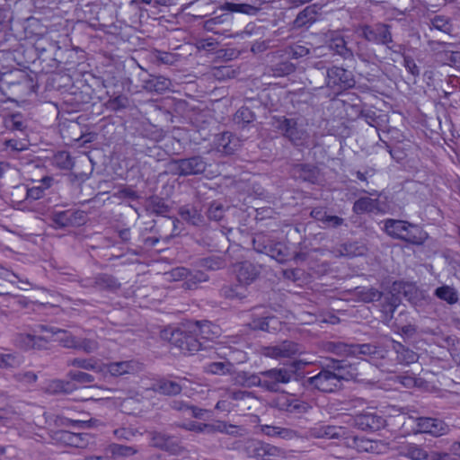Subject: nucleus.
<instances>
[{"instance_id": "39448f33", "label": "nucleus", "mask_w": 460, "mask_h": 460, "mask_svg": "<svg viewBox=\"0 0 460 460\" xmlns=\"http://www.w3.org/2000/svg\"><path fill=\"white\" fill-rule=\"evenodd\" d=\"M385 230L390 236L415 244L422 243L427 238V234L420 227L403 220L386 219Z\"/></svg>"}, {"instance_id": "2eb2a0df", "label": "nucleus", "mask_w": 460, "mask_h": 460, "mask_svg": "<svg viewBox=\"0 0 460 460\" xmlns=\"http://www.w3.org/2000/svg\"><path fill=\"white\" fill-rule=\"evenodd\" d=\"M261 239V236H257L253 239V246L257 252L270 256L279 263H285L288 260V249L284 243H270L269 244H262Z\"/></svg>"}, {"instance_id": "bb28decb", "label": "nucleus", "mask_w": 460, "mask_h": 460, "mask_svg": "<svg viewBox=\"0 0 460 460\" xmlns=\"http://www.w3.org/2000/svg\"><path fill=\"white\" fill-rule=\"evenodd\" d=\"M172 85V81L162 75H151L149 79L144 81V89L150 93H164Z\"/></svg>"}, {"instance_id": "58836bf2", "label": "nucleus", "mask_w": 460, "mask_h": 460, "mask_svg": "<svg viewBox=\"0 0 460 460\" xmlns=\"http://www.w3.org/2000/svg\"><path fill=\"white\" fill-rule=\"evenodd\" d=\"M148 209L155 215L164 216L170 211V207L165 203L164 199L158 196H153L148 199Z\"/></svg>"}, {"instance_id": "1a4fd4ad", "label": "nucleus", "mask_w": 460, "mask_h": 460, "mask_svg": "<svg viewBox=\"0 0 460 460\" xmlns=\"http://www.w3.org/2000/svg\"><path fill=\"white\" fill-rule=\"evenodd\" d=\"M263 376V389L268 392H278L281 385L288 384L295 376L292 369L280 367L261 371Z\"/></svg>"}, {"instance_id": "4c0bfd02", "label": "nucleus", "mask_w": 460, "mask_h": 460, "mask_svg": "<svg viewBox=\"0 0 460 460\" xmlns=\"http://www.w3.org/2000/svg\"><path fill=\"white\" fill-rule=\"evenodd\" d=\"M334 252L336 257H354L363 254L364 247L357 243H349L341 244Z\"/></svg>"}, {"instance_id": "5701e85b", "label": "nucleus", "mask_w": 460, "mask_h": 460, "mask_svg": "<svg viewBox=\"0 0 460 460\" xmlns=\"http://www.w3.org/2000/svg\"><path fill=\"white\" fill-rule=\"evenodd\" d=\"M191 327L197 338L199 336L203 340H213L220 335V328L208 321L196 322L191 323Z\"/></svg>"}, {"instance_id": "603ef678", "label": "nucleus", "mask_w": 460, "mask_h": 460, "mask_svg": "<svg viewBox=\"0 0 460 460\" xmlns=\"http://www.w3.org/2000/svg\"><path fill=\"white\" fill-rule=\"evenodd\" d=\"M11 74H13L15 81L9 82L8 84L10 85L23 84L27 88H31L32 86V78L25 72L17 69L14 72H11Z\"/></svg>"}, {"instance_id": "7ed1b4c3", "label": "nucleus", "mask_w": 460, "mask_h": 460, "mask_svg": "<svg viewBox=\"0 0 460 460\" xmlns=\"http://www.w3.org/2000/svg\"><path fill=\"white\" fill-rule=\"evenodd\" d=\"M323 349L327 352L333 353L341 357H369L370 358H383L385 350L374 344L364 343H346L342 341H327L323 344Z\"/></svg>"}, {"instance_id": "69168bd1", "label": "nucleus", "mask_w": 460, "mask_h": 460, "mask_svg": "<svg viewBox=\"0 0 460 460\" xmlns=\"http://www.w3.org/2000/svg\"><path fill=\"white\" fill-rule=\"evenodd\" d=\"M403 65L407 71L413 76L420 75V68L411 57L403 55Z\"/></svg>"}, {"instance_id": "09e8293b", "label": "nucleus", "mask_w": 460, "mask_h": 460, "mask_svg": "<svg viewBox=\"0 0 460 460\" xmlns=\"http://www.w3.org/2000/svg\"><path fill=\"white\" fill-rule=\"evenodd\" d=\"M129 106V99L123 94L118 95L114 98H111L107 102V107L113 111H118L124 110Z\"/></svg>"}, {"instance_id": "ea45409f", "label": "nucleus", "mask_w": 460, "mask_h": 460, "mask_svg": "<svg viewBox=\"0 0 460 460\" xmlns=\"http://www.w3.org/2000/svg\"><path fill=\"white\" fill-rule=\"evenodd\" d=\"M208 279V276L201 270H189V276L182 287L187 289H194L199 283L206 282Z\"/></svg>"}, {"instance_id": "052dcab7", "label": "nucleus", "mask_w": 460, "mask_h": 460, "mask_svg": "<svg viewBox=\"0 0 460 460\" xmlns=\"http://www.w3.org/2000/svg\"><path fill=\"white\" fill-rule=\"evenodd\" d=\"M181 428L186 429V430H190V431H195V432H198V433H209V430H211V428L208 426V424L207 423H198V422H190L188 424H182V425H180Z\"/></svg>"}, {"instance_id": "cd10ccee", "label": "nucleus", "mask_w": 460, "mask_h": 460, "mask_svg": "<svg viewBox=\"0 0 460 460\" xmlns=\"http://www.w3.org/2000/svg\"><path fill=\"white\" fill-rule=\"evenodd\" d=\"M227 399L236 402L233 406L243 407L246 409L252 408V402H254L256 398L252 392L242 390H227L226 392Z\"/></svg>"}, {"instance_id": "5fc2aeb1", "label": "nucleus", "mask_w": 460, "mask_h": 460, "mask_svg": "<svg viewBox=\"0 0 460 460\" xmlns=\"http://www.w3.org/2000/svg\"><path fill=\"white\" fill-rule=\"evenodd\" d=\"M224 265V261L219 257H208L200 261V266L209 270L222 269Z\"/></svg>"}, {"instance_id": "ddd939ff", "label": "nucleus", "mask_w": 460, "mask_h": 460, "mask_svg": "<svg viewBox=\"0 0 460 460\" xmlns=\"http://www.w3.org/2000/svg\"><path fill=\"white\" fill-rule=\"evenodd\" d=\"M84 288H94L99 291L115 292L120 288V283L112 275L98 273L93 278H87L81 281Z\"/></svg>"}, {"instance_id": "f257e3e1", "label": "nucleus", "mask_w": 460, "mask_h": 460, "mask_svg": "<svg viewBox=\"0 0 460 460\" xmlns=\"http://www.w3.org/2000/svg\"><path fill=\"white\" fill-rule=\"evenodd\" d=\"M349 368L343 360L332 359L317 375L306 378L305 385L323 393H334L341 387L343 380L351 376Z\"/></svg>"}, {"instance_id": "b1692460", "label": "nucleus", "mask_w": 460, "mask_h": 460, "mask_svg": "<svg viewBox=\"0 0 460 460\" xmlns=\"http://www.w3.org/2000/svg\"><path fill=\"white\" fill-rule=\"evenodd\" d=\"M178 214L182 220L191 226H201L204 222V217L199 209L194 205L186 204L178 208Z\"/></svg>"}, {"instance_id": "864d4df0", "label": "nucleus", "mask_w": 460, "mask_h": 460, "mask_svg": "<svg viewBox=\"0 0 460 460\" xmlns=\"http://www.w3.org/2000/svg\"><path fill=\"white\" fill-rule=\"evenodd\" d=\"M50 220H51L52 226H54L55 228L69 227V223H68L66 210L59 211V212H53L50 216Z\"/></svg>"}, {"instance_id": "f8f14e48", "label": "nucleus", "mask_w": 460, "mask_h": 460, "mask_svg": "<svg viewBox=\"0 0 460 460\" xmlns=\"http://www.w3.org/2000/svg\"><path fill=\"white\" fill-rule=\"evenodd\" d=\"M416 433H427L433 437H440L449 432V426L442 420L430 417L415 419Z\"/></svg>"}, {"instance_id": "c03bdc74", "label": "nucleus", "mask_w": 460, "mask_h": 460, "mask_svg": "<svg viewBox=\"0 0 460 460\" xmlns=\"http://www.w3.org/2000/svg\"><path fill=\"white\" fill-rule=\"evenodd\" d=\"M5 126L11 130L22 131L26 128L23 116L20 112L13 113L5 119Z\"/></svg>"}, {"instance_id": "0eeeda50", "label": "nucleus", "mask_w": 460, "mask_h": 460, "mask_svg": "<svg viewBox=\"0 0 460 460\" xmlns=\"http://www.w3.org/2000/svg\"><path fill=\"white\" fill-rule=\"evenodd\" d=\"M168 167L174 175L194 176L205 172L208 162L201 155H193L188 158L172 159L169 162Z\"/></svg>"}, {"instance_id": "338daca9", "label": "nucleus", "mask_w": 460, "mask_h": 460, "mask_svg": "<svg viewBox=\"0 0 460 460\" xmlns=\"http://www.w3.org/2000/svg\"><path fill=\"white\" fill-rule=\"evenodd\" d=\"M170 275L174 281H186L189 276V270L184 267H178L171 270Z\"/></svg>"}, {"instance_id": "f03ea898", "label": "nucleus", "mask_w": 460, "mask_h": 460, "mask_svg": "<svg viewBox=\"0 0 460 460\" xmlns=\"http://www.w3.org/2000/svg\"><path fill=\"white\" fill-rule=\"evenodd\" d=\"M270 125L295 146H305L310 140L307 124L301 117L273 116Z\"/></svg>"}, {"instance_id": "c85d7f7f", "label": "nucleus", "mask_w": 460, "mask_h": 460, "mask_svg": "<svg viewBox=\"0 0 460 460\" xmlns=\"http://www.w3.org/2000/svg\"><path fill=\"white\" fill-rule=\"evenodd\" d=\"M46 341L40 336L26 333H19L15 336L14 344L24 350L31 349H41Z\"/></svg>"}, {"instance_id": "37998d69", "label": "nucleus", "mask_w": 460, "mask_h": 460, "mask_svg": "<svg viewBox=\"0 0 460 460\" xmlns=\"http://www.w3.org/2000/svg\"><path fill=\"white\" fill-rule=\"evenodd\" d=\"M255 119L254 113L247 107H241L234 114V120L236 124L244 127Z\"/></svg>"}, {"instance_id": "6e6552de", "label": "nucleus", "mask_w": 460, "mask_h": 460, "mask_svg": "<svg viewBox=\"0 0 460 460\" xmlns=\"http://www.w3.org/2000/svg\"><path fill=\"white\" fill-rule=\"evenodd\" d=\"M357 31L359 36L367 42L376 45H385L387 49H393L390 44L394 42L391 25L384 22L374 24H362L358 26Z\"/></svg>"}, {"instance_id": "aec40b11", "label": "nucleus", "mask_w": 460, "mask_h": 460, "mask_svg": "<svg viewBox=\"0 0 460 460\" xmlns=\"http://www.w3.org/2000/svg\"><path fill=\"white\" fill-rule=\"evenodd\" d=\"M234 272L242 285H249L260 275L259 268L250 261H243L235 265Z\"/></svg>"}, {"instance_id": "e2e57ef3", "label": "nucleus", "mask_w": 460, "mask_h": 460, "mask_svg": "<svg viewBox=\"0 0 460 460\" xmlns=\"http://www.w3.org/2000/svg\"><path fill=\"white\" fill-rule=\"evenodd\" d=\"M114 436L120 440H129L136 436L137 430L128 428H119L113 430Z\"/></svg>"}, {"instance_id": "e433bc0d", "label": "nucleus", "mask_w": 460, "mask_h": 460, "mask_svg": "<svg viewBox=\"0 0 460 460\" xmlns=\"http://www.w3.org/2000/svg\"><path fill=\"white\" fill-rule=\"evenodd\" d=\"M51 164L60 170H71L74 167V161L68 152L60 151L53 155Z\"/></svg>"}, {"instance_id": "6ab92c4d", "label": "nucleus", "mask_w": 460, "mask_h": 460, "mask_svg": "<svg viewBox=\"0 0 460 460\" xmlns=\"http://www.w3.org/2000/svg\"><path fill=\"white\" fill-rule=\"evenodd\" d=\"M310 435L316 438L338 439L346 438L347 430L343 427L318 425L310 429Z\"/></svg>"}, {"instance_id": "7c9ffc66", "label": "nucleus", "mask_w": 460, "mask_h": 460, "mask_svg": "<svg viewBox=\"0 0 460 460\" xmlns=\"http://www.w3.org/2000/svg\"><path fill=\"white\" fill-rule=\"evenodd\" d=\"M392 349L396 353V360L403 365H410L418 360L419 356L413 350L406 348L402 343L392 341Z\"/></svg>"}, {"instance_id": "774afa93", "label": "nucleus", "mask_w": 460, "mask_h": 460, "mask_svg": "<svg viewBox=\"0 0 460 460\" xmlns=\"http://www.w3.org/2000/svg\"><path fill=\"white\" fill-rule=\"evenodd\" d=\"M431 26L441 31H446L448 29L447 20L441 15H437L430 21Z\"/></svg>"}, {"instance_id": "dca6fc26", "label": "nucleus", "mask_w": 460, "mask_h": 460, "mask_svg": "<svg viewBox=\"0 0 460 460\" xmlns=\"http://www.w3.org/2000/svg\"><path fill=\"white\" fill-rule=\"evenodd\" d=\"M352 425L364 431H376L385 426V419L376 412L365 411L351 419Z\"/></svg>"}, {"instance_id": "72a5a7b5", "label": "nucleus", "mask_w": 460, "mask_h": 460, "mask_svg": "<svg viewBox=\"0 0 460 460\" xmlns=\"http://www.w3.org/2000/svg\"><path fill=\"white\" fill-rule=\"evenodd\" d=\"M401 455L411 460H427L429 455L420 445L409 444L402 447Z\"/></svg>"}, {"instance_id": "3c124183", "label": "nucleus", "mask_w": 460, "mask_h": 460, "mask_svg": "<svg viewBox=\"0 0 460 460\" xmlns=\"http://www.w3.org/2000/svg\"><path fill=\"white\" fill-rule=\"evenodd\" d=\"M111 452L112 455L119 456H130L136 455L138 450L134 447L112 444L111 445Z\"/></svg>"}, {"instance_id": "a211bd4d", "label": "nucleus", "mask_w": 460, "mask_h": 460, "mask_svg": "<svg viewBox=\"0 0 460 460\" xmlns=\"http://www.w3.org/2000/svg\"><path fill=\"white\" fill-rule=\"evenodd\" d=\"M326 37L328 48L332 51L341 56L345 60H352L354 58L352 49L347 46V41L340 31H329Z\"/></svg>"}, {"instance_id": "a878e982", "label": "nucleus", "mask_w": 460, "mask_h": 460, "mask_svg": "<svg viewBox=\"0 0 460 460\" xmlns=\"http://www.w3.org/2000/svg\"><path fill=\"white\" fill-rule=\"evenodd\" d=\"M40 328L41 331L50 332L54 335H59L57 341L64 348L75 349L78 338L71 332L63 329L48 327L45 325H40Z\"/></svg>"}, {"instance_id": "0e129e2a", "label": "nucleus", "mask_w": 460, "mask_h": 460, "mask_svg": "<svg viewBox=\"0 0 460 460\" xmlns=\"http://www.w3.org/2000/svg\"><path fill=\"white\" fill-rule=\"evenodd\" d=\"M344 224V219L338 216L326 215L325 219L323 223V228H337Z\"/></svg>"}, {"instance_id": "9d476101", "label": "nucleus", "mask_w": 460, "mask_h": 460, "mask_svg": "<svg viewBox=\"0 0 460 460\" xmlns=\"http://www.w3.org/2000/svg\"><path fill=\"white\" fill-rule=\"evenodd\" d=\"M326 84L332 89H349L355 85L354 75L342 67L333 66L327 70Z\"/></svg>"}, {"instance_id": "a18cd8bd", "label": "nucleus", "mask_w": 460, "mask_h": 460, "mask_svg": "<svg viewBox=\"0 0 460 460\" xmlns=\"http://www.w3.org/2000/svg\"><path fill=\"white\" fill-rule=\"evenodd\" d=\"M240 286L226 285L221 288L220 295L228 299L238 298L242 299L245 296V294L242 291Z\"/></svg>"}, {"instance_id": "412c9836", "label": "nucleus", "mask_w": 460, "mask_h": 460, "mask_svg": "<svg viewBox=\"0 0 460 460\" xmlns=\"http://www.w3.org/2000/svg\"><path fill=\"white\" fill-rule=\"evenodd\" d=\"M320 8L317 4H310L298 13L296 19L293 21L294 29H301L309 27L317 20Z\"/></svg>"}, {"instance_id": "6e6d98bb", "label": "nucleus", "mask_w": 460, "mask_h": 460, "mask_svg": "<svg viewBox=\"0 0 460 460\" xmlns=\"http://www.w3.org/2000/svg\"><path fill=\"white\" fill-rule=\"evenodd\" d=\"M67 376L71 380L80 384H88L94 381V376L93 375L82 371H69L67 373Z\"/></svg>"}, {"instance_id": "f3484780", "label": "nucleus", "mask_w": 460, "mask_h": 460, "mask_svg": "<svg viewBox=\"0 0 460 460\" xmlns=\"http://www.w3.org/2000/svg\"><path fill=\"white\" fill-rule=\"evenodd\" d=\"M300 352L301 347L292 341H284L279 344L263 348V355L275 359L292 358Z\"/></svg>"}, {"instance_id": "473e14b6", "label": "nucleus", "mask_w": 460, "mask_h": 460, "mask_svg": "<svg viewBox=\"0 0 460 460\" xmlns=\"http://www.w3.org/2000/svg\"><path fill=\"white\" fill-rule=\"evenodd\" d=\"M222 10L232 12V13H240L250 16H255L257 15L260 11L261 7L249 4H235V3H230L226 2L221 6Z\"/></svg>"}, {"instance_id": "9b49d317", "label": "nucleus", "mask_w": 460, "mask_h": 460, "mask_svg": "<svg viewBox=\"0 0 460 460\" xmlns=\"http://www.w3.org/2000/svg\"><path fill=\"white\" fill-rule=\"evenodd\" d=\"M140 364L136 360H125L102 364L98 367V373L104 376L109 374L111 376L119 377L124 375H132L140 370Z\"/></svg>"}, {"instance_id": "4be33fe9", "label": "nucleus", "mask_w": 460, "mask_h": 460, "mask_svg": "<svg viewBox=\"0 0 460 460\" xmlns=\"http://www.w3.org/2000/svg\"><path fill=\"white\" fill-rule=\"evenodd\" d=\"M146 434L150 439V445L154 447L170 451L177 446L175 438L164 432L149 430L146 431Z\"/></svg>"}, {"instance_id": "8fccbe9b", "label": "nucleus", "mask_w": 460, "mask_h": 460, "mask_svg": "<svg viewBox=\"0 0 460 460\" xmlns=\"http://www.w3.org/2000/svg\"><path fill=\"white\" fill-rule=\"evenodd\" d=\"M69 226H78L84 225L86 221V215L80 210H66Z\"/></svg>"}, {"instance_id": "680f3d73", "label": "nucleus", "mask_w": 460, "mask_h": 460, "mask_svg": "<svg viewBox=\"0 0 460 460\" xmlns=\"http://www.w3.org/2000/svg\"><path fill=\"white\" fill-rule=\"evenodd\" d=\"M5 148H9L15 153L22 152L27 149V144L23 141L17 139H6L4 141Z\"/></svg>"}, {"instance_id": "de8ad7c7", "label": "nucleus", "mask_w": 460, "mask_h": 460, "mask_svg": "<svg viewBox=\"0 0 460 460\" xmlns=\"http://www.w3.org/2000/svg\"><path fill=\"white\" fill-rule=\"evenodd\" d=\"M99 349V343L93 339H77L76 348L77 350H82L86 354H91L97 351Z\"/></svg>"}, {"instance_id": "393cba45", "label": "nucleus", "mask_w": 460, "mask_h": 460, "mask_svg": "<svg viewBox=\"0 0 460 460\" xmlns=\"http://www.w3.org/2000/svg\"><path fill=\"white\" fill-rule=\"evenodd\" d=\"M36 185L27 189V199L37 200L45 195V191L52 187L55 179L52 176L46 175L40 180L32 181Z\"/></svg>"}, {"instance_id": "2f4dec72", "label": "nucleus", "mask_w": 460, "mask_h": 460, "mask_svg": "<svg viewBox=\"0 0 460 460\" xmlns=\"http://www.w3.org/2000/svg\"><path fill=\"white\" fill-rule=\"evenodd\" d=\"M293 175L296 179L314 183L318 179V171L313 165L300 164L294 166Z\"/></svg>"}, {"instance_id": "49530a36", "label": "nucleus", "mask_w": 460, "mask_h": 460, "mask_svg": "<svg viewBox=\"0 0 460 460\" xmlns=\"http://www.w3.org/2000/svg\"><path fill=\"white\" fill-rule=\"evenodd\" d=\"M48 391L53 394H69L72 391V384L64 380H53L48 385Z\"/></svg>"}, {"instance_id": "a19ab883", "label": "nucleus", "mask_w": 460, "mask_h": 460, "mask_svg": "<svg viewBox=\"0 0 460 460\" xmlns=\"http://www.w3.org/2000/svg\"><path fill=\"white\" fill-rule=\"evenodd\" d=\"M357 295L361 301L372 303L381 298L382 292L375 288H357Z\"/></svg>"}, {"instance_id": "c9c22d12", "label": "nucleus", "mask_w": 460, "mask_h": 460, "mask_svg": "<svg viewBox=\"0 0 460 460\" xmlns=\"http://www.w3.org/2000/svg\"><path fill=\"white\" fill-rule=\"evenodd\" d=\"M378 200L368 197H362L355 201L353 211L356 214L369 213L378 208Z\"/></svg>"}, {"instance_id": "13d9d810", "label": "nucleus", "mask_w": 460, "mask_h": 460, "mask_svg": "<svg viewBox=\"0 0 460 460\" xmlns=\"http://www.w3.org/2000/svg\"><path fill=\"white\" fill-rule=\"evenodd\" d=\"M207 215L209 219L219 221L224 217L223 206L217 202L211 203L207 211Z\"/></svg>"}, {"instance_id": "f704fd0d", "label": "nucleus", "mask_w": 460, "mask_h": 460, "mask_svg": "<svg viewBox=\"0 0 460 460\" xmlns=\"http://www.w3.org/2000/svg\"><path fill=\"white\" fill-rule=\"evenodd\" d=\"M434 295L440 300L446 301L449 305H455L458 302L457 290L447 285L441 286L435 289Z\"/></svg>"}, {"instance_id": "79ce46f5", "label": "nucleus", "mask_w": 460, "mask_h": 460, "mask_svg": "<svg viewBox=\"0 0 460 460\" xmlns=\"http://www.w3.org/2000/svg\"><path fill=\"white\" fill-rule=\"evenodd\" d=\"M66 365L85 370H94L96 372H98V367H100V365L97 364V361L93 358H79L67 360Z\"/></svg>"}, {"instance_id": "c756f323", "label": "nucleus", "mask_w": 460, "mask_h": 460, "mask_svg": "<svg viewBox=\"0 0 460 460\" xmlns=\"http://www.w3.org/2000/svg\"><path fill=\"white\" fill-rule=\"evenodd\" d=\"M152 390L164 395L172 396L181 394L182 387L175 381L162 378L152 385Z\"/></svg>"}, {"instance_id": "4468645a", "label": "nucleus", "mask_w": 460, "mask_h": 460, "mask_svg": "<svg viewBox=\"0 0 460 460\" xmlns=\"http://www.w3.org/2000/svg\"><path fill=\"white\" fill-rule=\"evenodd\" d=\"M274 406L280 411L289 414L305 413L309 404L292 394H282L274 400Z\"/></svg>"}, {"instance_id": "bf43d9fd", "label": "nucleus", "mask_w": 460, "mask_h": 460, "mask_svg": "<svg viewBox=\"0 0 460 460\" xmlns=\"http://www.w3.org/2000/svg\"><path fill=\"white\" fill-rule=\"evenodd\" d=\"M21 360L13 354H0V367H16Z\"/></svg>"}, {"instance_id": "20e7f679", "label": "nucleus", "mask_w": 460, "mask_h": 460, "mask_svg": "<svg viewBox=\"0 0 460 460\" xmlns=\"http://www.w3.org/2000/svg\"><path fill=\"white\" fill-rule=\"evenodd\" d=\"M162 337L168 340L172 346L178 348L183 354H194L202 346L195 332H192L191 324L188 325L187 328L164 330L162 332Z\"/></svg>"}, {"instance_id": "4d7b16f0", "label": "nucleus", "mask_w": 460, "mask_h": 460, "mask_svg": "<svg viewBox=\"0 0 460 460\" xmlns=\"http://www.w3.org/2000/svg\"><path fill=\"white\" fill-rule=\"evenodd\" d=\"M287 53L292 58H300L307 56L310 53V50L308 48L303 45L299 44H294L288 47V49L287 50Z\"/></svg>"}, {"instance_id": "423d86ee", "label": "nucleus", "mask_w": 460, "mask_h": 460, "mask_svg": "<svg viewBox=\"0 0 460 460\" xmlns=\"http://www.w3.org/2000/svg\"><path fill=\"white\" fill-rule=\"evenodd\" d=\"M243 452L248 457L261 460H281L287 456L284 449L257 439L245 441Z\"/></svg>"}]
</instances>
